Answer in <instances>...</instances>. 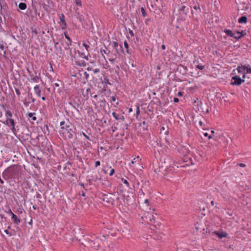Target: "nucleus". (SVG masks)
<instances>
[{"label":"nucleus","mask_w":251,"mask_h":251,"mask_svg":"<svg viewBox=\"0 0 251 251\" xmlns=\"http://www.w3.org/2000/svg\"><path fill=\"white\" fill-rule=\"evenodd\" d=\"M60 126L59 134L64 140L72 139L75 135L76 128L68 120L61 122Z\"/></svg>","instance_id":"1"},{"label":"nucleus","mask_w":251,"mask_h":251,"mask_svg":"<svg viewBox=\"0 0 251 251\" xmlns=\"http://www.w3.org/2000/svg\"><path fill=\"white\" fill-rule=\"evenodd\" d=\"M21 174L20 167L16 165H12L7 168L2 173L3 177L7 180L10 179H18Z\"/></svg>","instance_id":"2"},{"label":"nucleus","mask_w":251,"mask_h":251,"mask_svg":"<svg viewBox=\"0 0 251 251\" xmlns=\"http://www.w3.org/2000/svg\"><path fill=\"white\" fill-rule=\"evenodd\" d=\"M189 12V8L184 4L179 5L178 13L180 18L184 21L186 19L187 13Z\"/></svg>","instance_id":"3"},{"label":"nucleus","mask_w":251,"mask_h":251,"mask_svg":"<svg viewBox=\"0 0 251 251\" xmlns=\"http://www.w3.org/2000/svg\"><path fill=\"white\" fill-rule=\"evenodd\" d=\"M231 82H230L231 85L239 86L244 82V79H241L239 75H234L231 77Z\"/></svg>","instance_id":"4"},{"label":"nucleus","mask_w":251,"mask_h":251,"mask_svg":"<svg viewBox=\"0 0 251 251\" xmlns=\"http://www.w3.org/2000/svg\"><path fill=\"white\" fill-rule=\"evenodd\" d=\"M7 126L11 127V129L13 132L16 131L15 122L14 119L11 118H6L4 123Z\"/></svg>","instance_id":"5"},{"label":"nucleus","mask_w":251,"mask_h":251,"mask_svg":"<svg viewBox=\"0 0 251 251\" xmlns=\"http://www.w3.org/2000/svg\"><path fill=\"white\" fill-rule=\"evenodd\" d=\"M59 20H60V22H59L60 26H61V28L62 29L64 30L67 27V24H66V22L65 19V15L64 14L61 13L59 15Z\"/></svg>","instance_id":"6"},{"label":"nucleus","mask_w":251,"mask_h":251,"mask_svg":"<svg viewBox=\"0 0 251 251\" xmlns=\"http://www.w3.org/2000/svg\"><path fill=\"white\" fill-rule=\"evenodd\" d=\"M28 72L30 75L31 80L34 82L38 83L39 82V77L37 75V73L34 72V73H32L28 70Z\"/></svg>","instance_id":"7"},{"label":"nucleus","mask_w":251,"mask_h":251,"mask_svg":"<svg viewBox=\"0 0 251 251\" xmlns=\"http://www.w3.org/2000/svg\"><path fill=\"white\" fill-rule=\"evenodd\" d=\"M228 139H230V138L226 133H225V135L223 134L222 136H221V140L223 141V144L222 145L223 147H226V146L228 142Z\"/></svg>","instance_id":"8"},{"label":"nucleus","mask_w":251,"mask_h":251,"mask_svg":"<svg viewBox=\"0 0 251 251\" xmlns=\"http://www.w3.org/2000/svg\"><path fill=\"white\" fill-rule=\"evenodd\" d=\"M238 73L242 75L246 74L245 66H238L236 69Z\"/></svg>","instance_id":"9"},{"label":"nucleus","mask_w":251,"mask_h":251,"mask_svg":"<svg viewBox=\"0 0 251 251\" xmlns=\"http://www.w3.org/2000/svg\"><path fill=\"white\" fill-rule=\"evenodd\" d=\"M34 90L35 94L39 97H40L41 95V91L40 89V87L39 85H36L34 87Z\"/></svg>","instance_id":"10"},{"label":"nucleus","mask_w":251,"mask_h":251,"mask_svg":"<svg viewBox=\"0 0 251 251\" xmlns=\"http://www.w3.org/2000/svg\"><path fill=\"white\" fill-rule=\"evenodd\" d=\"M248 21V18L246 16H242L238 20V22L240 24H246Z\"/></svg>","instance_id":"11"},{"label":"nucleus","mask_w":251,"mask_h":251,"mask_svg":"<svg viewBox=\"0 0 251 251\" xmlns=\"http://www.w3.org/2000/svg\"><path fill=\"white\" fill-rule=\"evenodd\" d=\"M11 219L16 224H19L20 223V220L18 219L16 215L13 214Z\"/></svg>","instance_id":"12"},{"label":"nucleus","mask_w":251,"mask_h":251,"mask_svg":"<svg viewBox=\"0 0 251 251\" xmlns=\"http://www.w3.org/2000/svg\"><path fill=\"white\" fill-rule=\"evenodd\" d=\"M35 115V113H28V116L29 118H30V120H32L33 121H35L36 120V117Z\"/></svg>","instance_id":"13"},{"label":"nucleus","mask_w":251,"mask_h":251,"mask_svg":"<svg viewBox=\"0 0 251 251\" xmlns=\"http://www.w3.org/2000/svg\"><path fill=\"white\" fill-rule=\"evenodd\" d=\"M141 160V158L139 156H137L135 158H134L131 161V164H134L136 163H138L140 162Z\"/></svg>","instance_id":"14"},{"label":"nucleus","mask_w":251,"mask_h":251,"mask_svg":"<svg viewBox=\"0 0 251 251\" xmlns=\"http://www.w3.org/2000/svg\"><path fill=\"white\" fill-rule=\"evenodd\" d=\"M240 31H236L235 32H233L232 37H233L236 39H239L241 38L240 37Z\"/></svg>","instance_id":"15"},{"label":"nucleus","mask_w":251,"mask_h":251,"mask_svg":"<svg viewBox=\"0 0 251 251\" xmlns=\"http://www.w3.org/2000/svg\"><path fill=\"white\" fill-rule=\"evenodd\" d=\"M19 8L21 10H25L26 8V4L24 2H20L19 4Z\"/></svg>","instance_id":"16"},{"label":"nucleus","mask_w":251,"mask_h":251,"mask_svg":"<svg viewBox=\"0 0 251 251\" xmlns=\"http://www.w3.org/2000/svg\"><path fill=\"white\" fill-rule=\"evenodd\" d=\"M224 32L227 36L232 37L233 32L231 30L225 29Z\"/></svg>","instance_id":"17"},{"label":"nucleus","mask_w":251,"mask_h":251,"mask_svg":"<svg viewBox=\"0 0 251 251\" xmlns=\"http://www.w3.org/2000/svg\"><path fill=\"white\" fill-rule=\"evenodd\" d=\"M249 76L247 75V74H245L243 75H242L241 79H244V82H246L247 84H249L250 83V81L247 80V79H249Z\"/></svg>","instance_id":"18"},{"label":"nucleus","mask_w":251,"mask_h":251,"mask_svg":"<svg viewBox=\"0 0 251 251\" xmlns=\"http://www.w3.org/2000/svg\"><path fill=\"white\" fill-rule=\"evenodd\" d=\"M0 49L1 51H3V56L5 57L6 50H4V43H0Z\"/></svg>","instance_id":"19"},{"label":"nucleus","mask_w":251,"mask_h":251,"mask_svg":"<svg viewBox=\"0 0 251 251\" xmlns=\"http://www.w3.org/2000/svg\"><path fill=\"white\" fill-rule=\"evenodd\" d=\"M206 206H204L203 207H200V212L201 213V214L202 216H205V213H204V211L205 210Z\"/></svg>","instance_id":"20"},{"label":"nucleus","mask_w":251,"mask_h":251,"mask_svg":"<svg viewBox=\"0 0 251 251\" xmlns=\"http://www.w3.org/2000/svg\"><path fill=\"white\" fill-rule=\"evenodd\" d=\"M64 35H65V37L66 39L69 42V44H68V46H71L72 42L71 39L69 37V36L68 35V34H66V33H64Z\"/></svg>","instance_id":"21"},{"label":"nucleus","mask_w":251,"mask_h":251,"mask_svg":"<svg viewBox=\"0 0 251 251\" xmlns=\"http://www.w3.org/2000/svg\"><path fill=\"white\" fill-rule=\"evenodd\" d=\"M223 237L228 238V234L225 231H221V239Z\"/></svg>","instance_id":"22"},{"label":"nucleus","mask_w":251,"mask_h":251,"mask_svg":"<svg viewBox=\"0 0 251 251\" xmlns=\"http://www.w3.org/2000/svg\"><path fill=\"white\" fill-rule=\"evenodd\" d=\"M121 181L123 183H124L126 186V187H127L128 188L130 187L129 183H128V182L127 181V180L126 179H125L124 178H122Z\"/></svg>","instance_id":"23"},{"label":"nucleus","mask_w":251,"mask_h":251,"mask_svg":"<svg viewBox=\"0 0 251 251\" xmlns=\"http://www.w3.org/2000/svg\"><path fill=\"white\" fill-rule=\"evenodd\" d=\"M27 98H28V100H31V102L34 103L35 102V100L33 98L32 95L31 93H28Z\"/></svg>","instance_id":"24"},{"label":"nucleus","mask_w":251,"mask_h":251,"mask_svg":"<svg viewBox=\"0 0 251 251\" xmlns=\"http://www.w3.org/2000/svg\"><path fill=\"white\" fill-rule=\"evenodd\" d=\"M5 116L6 118H10L12 116V114L10 111H6L5 112Z\"/></svg>","instance_id":"25"},{"label":"nucleus","mask_w":251,"mask_h":251,"mask_svg":"<svg viewBox=\"0 0 251 251\" xmlns=\"http://www.w3.org/2000/svg\"><path fill=\"white\" fill-rule=\"evenodd\" d=\"M193 8L195 9L196 11H198L199 12H201V9L200 8V6L199 4L195 5L193 7Z\"/></svg>","instance_id":"26"},{"label":"nucleus","mask_w":251,"mask_h":251,"mask_svg":"<svg viewBox=\"0 0 251 251\" xmlns=\"http://www.w3.org/2000/svg\"><path fill=\"white\" fill-rule=\"evenodd\" d=\"M246 74H251V68L245 66Z\"/></svg>","instance_id":"27"},{"label":"nucleus","mask_w":251,"mask_h":251,"mask_svg":"<svg viewBox=\"0 0 251 251\" xmlns=\"http://www.w3.org/2000/svg\"><path fill=\"white\" fill-rule=\"evenodd\" d=\"M75 2L77 6L80 7L82 6L81 1L80 0H75Z\"/></svg>","instance_id":"28"},{"label":"nucleus","mask_w":251,"mask_h":251,"mask_svg":"<svg viewBox=\"0 0 251 251\" xmlns=\"http://www.w3.org/2000/svg\"><path fill=\"white\" fill-rule=\"evenodd\" d=\"M124 46H125V48L126 49V52L129 53V52H128V45L127 44V42L126 41H125L124 42Z\"/></svg>","instance_id":"29"},{"label":"nucleus","mask_w":251,"mask_h":251,"mask_svg":"<svg viewBox=\"0 0 251 251\" xmlns=\"http://www.w3.org/2000/svg\"><path fill=\"white\" fill-rule=\"evenodd\" d=\"M141 11L143 17H146L147 14L145 9L142 7L141 8Z\"/></svg>","instance_id":"30"},{"label":"nucleus","mask_w":251,"mask_h":251,"mask_svg":"<svg viewBox=\"0 0 251 251\" xmlns=\"http://www.w3.org/2000/svg\"><path fill=\"white\" fill-rule=\"evenodd\" d=\"M82 46L85 48V49L87 50V51L88 52H89V49H90V46L88 45H87L85 43H83Z\"/></svg>","instance_id":"31"},{"label":"nucleus","mask_w":251,"mask_h":251,"mask_svg":"<svg viewBox=\"0 0 251 251\" xmlns=\"http://www.w3.org/2000/svg\"><path fill=\"white\" fill-rule=\"evenodd\" d=\"M196 68L201 70H202L203 69H204L205 68V67L203 65H198L197 66H196Z\"/></svg>","instance_id":"32"},{"label":"nucleus","mask_w":251,"mask_h":251,"mask_svg":"<svg viewBox=\"0 0 251 251\" xmlns=\"http://www.w3.org/2000/svg\"><path fill=\"white\" fill-rule=\"evenodd\" d=\"M112 114L115 120H118L119 119L118 115L115 112H113Z\"/></svg>","instance_id":"33"},{"label":"nucleus","mask_w":251,"mask_h":251,"mask_svg":"<svg viewBox=\"0 0 251 251\" xmlns=\"http://www.w3.org/2000/svg\"><path fill=\"white\" fill-rule=\"evenodd\" d=\"M240 37L242 38V37L244 36L245 35H246V30H242L241 32H240Z\"/></svg>","instance_id":"34"},{"label":"nucleus","mask_w":251,"mask_h":251,"mask_svg":"<svg viewBox=\"0 0 251 251\" xmlns=\"http://www.w3.org/2000/svg\"><path fill=\"white\" fill-rule=\"evenodd\" d=\"M112 46L114 48L117 49L118 47V43L117 42H113L112 43Z\"/></svg>","instance_id":"35"},{"label":"nucleus","mask_w":251,"mask_h":251,"mask_svg":"<svg viewBox=\"0 0 251 251\" xmlns=\"http://www.w3.org/2000/svg\"><path fill=\"white\" fill-rule=\"evenodd\" d=\"M30 102V101H27L26 100L24 101V104L25 106H28Z\"/></svg>","instance_id":"36"},{"label":"nucleus","mask_w":251,"mask_h":251,"mask_svg":"<svg viewBox=\"0 0 251 251\" xmlns=\"http://www.w3.org/2000/svg\"><path fill=\"white\" fill-rule=\"evenodd\" d=\"M140 110L139 106H137L136 107V114L137 116L140 114Z\"/></svg>","instance_id":"37"},{"label":"nucleus","mask_w":251,"mask_h":251,"mask_svg":"<svg viewBox=\"0 0 251 251\" xmlns=\"http://www.w3.org/2000/svg\"><path fill=\"white\" fill-rule=\"evenodd\" d=\"M116 101V97L115 96H112L110 98V102H113Z\"/></svg>","instance_id":"38"},{"label":"nucleus","mask_w":251,"mask_h":251,"mask_svg":"<svg viewBox=\"0 0 251 251\" xmlns=\"http://www.w3.org/2000/svg\"><path fill=\"white\" fill-rule=\"evenodd\" d=\"M115 173V170L114 169H111L110 172L109 173V176H112Z\"/></svg>","instance_id":"39"},{"label":"nucleus","mask_w":251,"mask_h":251,"mask_svg":"<svg viewBox=\"0 0 251 251\" xmlns=\"http://www.w3.org/2000/svg\"><path fill=\"white\" fill-rule=\"evenodd\" d=\"M15 92H16V94L18 95V96H20L21 95V92L20 91V90L17 89V88H15Z\"/></svg>","instance_id":"40"},{"label":"nucleus","mask_w":251,"mask_h":251,"mask_svg":"<svg viewBox=\"0 0 251 251\" xmlns=\"http://www.w3.org/2000/svg\"><path fill=\"white\" fill-rule=\"evenodd\" d=\"M93 71L94 74H97V73H99L100 72V70L99 69L97 68V69L93 70Z\"/></svg>","instance_id":"41"},{"label":"nucleus","mask_w":251,"mask_h":251,"mask_svg":"<svg viewBox=\"0 0 251 251\" xmlns=\"http://www.w3.org/2000/svg\"><path fill=\"white\" fill-rule=\"evenodd\" d=\"M82 135L88 140H90V137L87 136L84 132H82Z\"/></svg>","instance_id":"42"},{"label":"nucleus","mask_w":251,"mask_h":251,"mask_svg":"<svg viewBox=\"0 0 251 251\" xmlns=\"http://www.w3.org/2000/svg\"><path fill=\"white\" fill-rule=\"evenodd\" d=\"M100 161H97L95 162V167H97L98 166H100Z\"/></svg>","instance_id":"43"},{"label":"nucleus","mask_w":251,"mask_h":251,"mask_svg":"<svg viewBox=\"0 0 251 251\" xmlns=\"http://www.w3.org/2000/svg\"><path fill=\"white\" fill-rule=\"evenodd\" d=\"M237 166H239L241 167H246V165L244 163H239V164H237Z\"/></svg>","instance_id":"44"},{"label":"nucleus","mask_w":251,"mask_h":251,"mask_svg":"<svg viewBox=\"0 0 251 251\" xmlns=\"http://www.w3.org/2000/svg\"><path fill=\"white\" fill-rule=\"evenodd\" d=\"M109 61L111 63H114L115 61V58H110L109 59Z\"/></svg>","instance_id":"45"},{"label":"nucleus","mask_w":251,"mask_h":251,"mask_svg":"<svg viewBox=\"0 0 251 251\" xmlns=\"http://www.w3.org/2000/svg\"><path fill=\"white\" fill-rule=\"evenodd\" d=\"M36 197L37 199H41V198H42L41 195L39 193H37L36 194Z\"/></svg>","instance_id":"46"},{"label":"nucleus","mask_w":251,"mask_h":251,"mask_svg":"<svg viewBox=\"0 0 251 251\" xmlns=\"http://www.w3.org/2000/svg\"><path fill=\"white\" fill-rule=\"evenodd\" d=\"M203 135L205 137H208V138H211V136H208V133L207 132H205L203 133Z\"/></svg>","instance_id":"47"},{"label":"nucleus","mask_w":251,"mask_h":251,"mask_svg":"<svg viewBox=\"0 0 251 251\" xmlns=\"http://www.w3.org/2000/svg\"><path fill=\"white\" fill-rule=\"evenodd\" d=\"M145 203H146L147 205H149V201L148 199H146L144 201Z\"/></svg>","instance_id":"48"},{"label":"nucleus","mask_w":251,"mask_h":251,"mask_svg":"<svg viewBox=\"0 0 251 251\" xmlns=\"http://www.w3.org/2000/svg\"><path fill=\"white\" fill-rule=\"evenodd\" d=\"M178 101H179V100H178V98H174V101L175 102H178Z\"/></svg>","instance_id":"49"},{"label":"nucleus","mask_w":251,"mask_h":251,"mask_svg":"<svg viewBox=\"0 0 251 251\" xmlns=\"http://www.w3.org/2000/svg\"><path fill=\"white\" fill-rule=\"evenodd\" d=\"M100 52L102 53V55H103V53L107 54L106 51L104 50H101Z\"/></svg>","instance_id":"50"},{"label":"nucleus","mask_w":251,"mask_h":251,"mask_svg":"<svg viewBox=\"0 0 251 251\" xmlns=\"http://www.w3.org/2000/svg\"><path fill=\"white\" fill-rule=\"evenodd\" d=\"M8 213L11 216V217L12 216L13 214H14L11 209L9 210Z\"/></svg>","instance_id":"51"},{"label":"nucleus","mask_w":251,"mask_h":251,"mask_svg":"<svg viewBox=\"0 0 251 251\" xmlns=\"http://www.w3.org/2000/svg\"><path fill=\"white\" fill-rule=\"evenodd\" d=\"M199 124L200 125V126H201V127H202V126H203V123H202V121H200L199 122Z\"/></svg>","instance_id":"52"},{"label":"nucleus","mask_w":251,"mask_h":251,"mask_svg":"<svg viewBox=\"0 0 251 251\" xmlns=\"http://www.w3.org/2000/svg\"><path fill=\"white\" fill-rule=\"evenodd\" d=\"M161 48L163 50H165V49H166V47H165V46L164 45H162Z\"/></svg>","instance_id":"53"},{"label":"nucleus","mask_w":251,"mask_h":251,"mask_svg":"<svg viewBox=\"0 0 251 251\" xmlns=\"http://www.w3.org/2000/svg\"><path fill=\"white\" fill-rule=\"evenodd\" d=\"M214 233L217 234V235L220 237V233L218 231H215Z\"/></svg>","instance_id":"54"},{"label":"nucleus","mask_w":251,"mask_h":251,"mask_svg":"<svg viewBox=\"0 0 251 251\" xmlns=\"http://www.w3.org/2000/svg\"><path fill=\"white\" fill-rule=\"evenodd\" d=\"M150 20L149 19H147L146 20V22H145V24H146V25H147L148 24V22H150Z\"/></svg>","instance_id":"55"},{"label":"nucleus","mask_w":251,"mask_h":251,"mask_svg":"<svg viewBox=\"0 0 251 251\" xmlns=\"http://www.w3.org/2000/svg\"><path fill=\"white\" fill-rule=\"evenodd\" d=\"M178 95L180 97L182 96V93L181 92H178Z\"/></svg>","instance_id":"56"},{"label":"nucleus","mask_w":251,"mask_h":251,"mask_svg":"<svg viewBox=\"0 0 251 251\" xmlns=\"http://www.w3.org/2000/svg\"><path fill=\"white\" fill-rule=\"evenodd\" d=\"M83 58L85 59L86 60H88L89 59L88 56L84 55Z\"/></svg>","instance_id":"57"},{"label":"nucleus","mask_w":251,"mask_h":251,"mask_svg":"<svg viewBox=\"0 0 251 251\" xmlns=\"http://www.w3.org/2000/svg\"><path fill=\"white\" fill-rule=\"evenodd\" d=\"M4 232L6 234H9V231H8V230L7 229H5V230H4Z\"/></svg>","instance_id":"58"},{"label":"nucleus","mask_w":251,"mask_h":251,"mask_svg":"<svg viewBox=\"0 0 251 251\" xmlns=\"http://www.w3.org/2000/svg\"><path fill=\"white\" fill-rule=\"evenodd\" d=\"M4 183V181L0 178V183L1 184H3Z\"/></svg>","instance_id":"59"},{"label":"nucleus","mask_w":251,"mask_h":251,"mask_svg":"<svg viewBox=\"0 0 251 251\" xmlns=\"http://www.w3.org/2000/svg\"><path fill=\"white\" fill-rule=\"evenodd\" d=\"M129 33H130V34L131 35H132V36H133V31H132V30H130V31H129Z\"/></svg>","instance_id":"60"},{"label":"nucleus","mask_w":251,"mask_h":251,"mask_svg":"<svg viewBox=\"0 0 251 251\" xmlns=\"http://www.w3.org/2000/svg\"><path fill=\"white\" fill-rule=\"evenodd\" d=\"M211 205H213V206L214 205V201H211Z\"/></svg>","instance_id":"61"},{"label":"nucleus","mask_w":251,"mask_h":251,"mask_svg":"<svg viewBox=\"0 0 251 251\" xmlns=\"http://www.w3.org/2000/svg\"><path fill=\"white\" fill-rule=\"evenodd\" d=\"M87 70L88 71H91V70H92V68L88 67V68H87Z\"/></svg>","instance_id":"62"},{"label":"nucleus","mask_w":251,"mask_h":251,"mask_svg":"<svg viewBox=\"0 0 251 251\" xmlns=\"http://www.w3.org/2000/svg\"><path fill=\"white\" fill-rule=\"evenodd\" d=\"M42 100H46V98L45 97H42Z\"/></svg>","instance_id":"63"},{"label":"nucleus","mask_w":251,"mask_h":251,"mask_svg":"<svg viewBox=\"0 0 251 251\" xmlns=\"http://www.w3.org/2000/svg\"><path fill=\"white\" fill-rule=\"evenodd\" d=\"M84 74L85 75L86 77H87V76H88V74L86 72H85Z\"/></svg>","instance_id":"64"}]
</instances>
